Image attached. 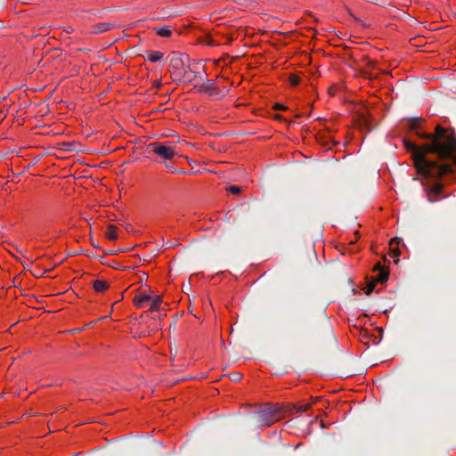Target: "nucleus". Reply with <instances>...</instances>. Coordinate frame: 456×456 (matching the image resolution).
<instances>
[{"label": "nucleus", "mask_w": 456, "mask_h": 456, "mask_svg": "<svg viewBox=\"0 0 456 456\" xmlns=\"http://www.w3.org/2000/svg\"><path fill=\"white\" fill-rule=\"evenodd\" d=\"M2 397V395H0V398Z\"/></svg>", "instance_id": "f704fd0d"}, {"label": "nucleus", "mask_w": 456, "mask_h": 456, "mask_svg": "<svg viewBox=\"0 0 456 456\" xmlns=\"http://www.w3.org/2000/svg\"><path fill=\"white\" fill-rule=\"evenodd\" d=\"M417 128V124L415 121H412L411 124V130H414Z\"/></svg>", "instance_id": "7c9ffc66"}, {"label": "nucleus", "mask_w": 456, "mask_h": 456, "mask_svg": "<svg viewBox=\"0 0 456 456\" xmlns=\"http://www.w3.org/2000/svg\"><path fill=\"white\" fill-rule=\"evenodd\" d=\"M160 303H161V297L159 296L156 297L155 298L152 299L151 308L145 313L148 314L150 313H152L153 311H158L159 309Z\"/></svg>", "instance_id": "4468645a"}, {"label": "nucleus", "mask_w": 456, "mask_h": 456, "mask_svg": "<svg viewBox=\"0 0 456 456\" xmlns=\"http://www.w3.org/2000/svg\"><path fill=\"white\" fill-rule=\"evenodd\" d=\"M442 190H443L442 184L437 183V184L434 185L431 189V191L428 193V200L430 202H435L436 200L433 199L431 194L439 195L440 192L442 191Z\"/></svg>", "instance_id": "9b49d317"}, {"label": "nucleus", "mask_w": 456, "mask_h": 456, "mask_svg": "<svg viewBox=\"0 0 456 456\" xmlns=\"http://www.w3.org/2000/svg\"><path fill=\"white\" fill-rule=\"evenodd\" d=\"M299 327L301 329H305L306 328V323L305 321H301L300 323H299Z\"/></svg>", "instance_id": "c756f323"}, {"label": "nucleus", "mask_w": 456, "mask_h": 456, "mask_svg": "<svg viewBox=\"0 0 456 456\" xmlns=\"http://www.w3.org/2000/svg\"><path fill=\"white\" fill-rule=\"evenodd\" d=\"M275 118L280 120V119H281V115H275Z\"/></svg>", "instance_id": "2f4dec72"}, {"label": "nucleus", "mask_w": 456, "mask_h": 456, "mask_svg": "<svg viewBox=\"0 0 456 456\" xmlns=\"http://www.w3.org/2000/svg\"><path fill=\"white\" fill-rule=\"evenodd\" d=\"M401 241V239L398 238V237H395L393 238L391 240H390V245L392 246L394 243L396 244V247L395 248H391L390 251H391V255L393 257L395 258V263H397L399 261L398 257L400 256V249L398 248V245Z\"/></svg>", "instance_id": "0eeeda50"}, {"label": "nucleus", "mask_w": 456, "mask_h": 456, "mask_svg": "<svg viewBox=\"0 0 456 456\" xmlns=\"http://www.w3.org/2000/svg\"><path fill=\"white\" fill-rule=\"evenodd\" d=\"M189 61V56L173 53L169 57L170 73L173 81L181 82L184 79V65Z\"/></svg>", "instance_id": "f03ea898"}, {"label": "nucleus", "mask_w": 456, "mask_h": 456, "mask_svg": "<svg viewBox=\"0 0 456 456\" xmlns=\"http://www.w3.org/2000/svg\"><path fill=\"white\" fill-rule=\"evenodd\" d=\"M310 408V404L309 403H306V404H304V405H300L298 407H296V412H305L308 409Z\"/></svg>", "instance_id": "412c9836"}, {"label": "nucleus", "mask_w": 456, "mask_h": 456, "mask_svg": "<svg viewBox=\"0 0 456 456\" xmlns=\"http://www.w3.org/2000/svg\"><path fill=\"white\" fill-rule=\"evenodd\" d=\"M70 144L69 142L63 143V150L69 151Z\"/></svg>", "instance_id": "cd10ccee"}, {"label": "nucleus", "mask_w": 456, "mask_h": 456, "mask_svg": "<svg viewBox=\"0 0 456 456\" xmlns=\"http://www.w3.org/2000/svg\"><path fill=\"white\" fill-rule=\"evenodd\" d=\"M375 284H376V282L374 281H372L371 282H370L367 285V288L365 289V294L366 295H370L371 294V292L374 290Z\"/></svg>", "instance_id": "6ab92c4d"}, {"label": "nucleus", "mask_w": 456, "mask_h": 456, "mask_svg": "<svg viewBox=\"0 0 456 456\" xmlns=\"http://www.w3.org/2000/svg\"><path fill=\"white\" fill-rule=\"evenodd\" d=\"M273 108H274V110H284L287 109V107L281 103H276Z\"/></svg>", "instance_id": "4be33fe9"}, {"label": "nucleus", "mask_w": 456, "mask_h": 456, "mask_svg": "<svg viewBox=\"0 0 456 456\" xmlns=\"http://www.w3.org/2000/svg\"><path fill=\"white\" fill-rule=\"evenodd\" d=\"M163 58V53L159 51L148 52L147 59L151 62L159 61Z\"/></svg>", "instance_id": "1a4fd4ad"}, {"label": "nucleus", "mask_w": 456, "mask_h": 456, "mask_svg": "<svg viewBox=\"0 0 456 456\" xmlns=\"http://www.w3.org/2000/svg\"><path fill=\"white\" fill-rule=\"evenodd\" d=\"M113 28H115V25L113 23L101 22V23L95 24L94 26L93 32L95 33V34H99V33H102V32L108 31V30Z\"/></svg>", "instance_id": "39448f33"}, {"label": "nucleus", "mask_w": 456, "mask_h": 456, "mask_svg": "<svg viewBox=\"0 0 456 456\" xmlns=\"http://www.w3.org/2000/svg\"><path fill=\"white\" fill-rule=\"evenodd\" d=\"M165 167L172 173V169H175L170 163L165 162Z\"/></svg>", "instance_id": "393cba45"}, {"label": "nucleus", "mask_w": 456, "mask_h": 456, "mask_svg": "<svg viewBox=\"0 0 456 456\" xmlns=\"http://www.w3.org/2000/svg\"><path fill=\"white\" fill-rule=\"evenodd\" d=\"M152 86L156 88H160L162 86V83L160 79H157L153 81Z\"/></svg>", "instance_id": "5701e85b"}, {"label": "nucleus", "mask_w": 456, "mask_h": 456, "mask_svg": "<svg viewBox=\"0 0 456 456\" xmlns=\"http://www.w3.org/2000/svg\"><path fill=\"white\" fill-rule=\"evenodd\" d=\"M200 92L208 93L213 94L216 92V88L214 86L213 80H207L205 83L200 86Z\"/></svg>", "instance_id": "423d86ee"}, {"label": "nucleus", "mask_w": 456, "mask_h": 456, "mask_svg": "<svg viewBox=\"0 0 456 456\" xmlns=\"http://www.w3.org/2000/svg\"><path fill=\"white\" fill-rule=\"evenodd\" d=\"M47 272H48V270L45 271L44 273H40V272H34V273H33V275H34L35 277H41L44 273H47Z\"/></svg>", "instance_id": "bb28decb"}, {"label": "nucleus", "mask_w": 456, "mask_h": 456, "mask_svg": "<svg viewBox=\"0 0 456 456\" xmlns=\"http://www.w3.org/2000/svg\"><path fill=\"white\" fill-rule=\"evenodd\" d=\"M226 190H227V191H229L232 194H239L242 191L241 187L237 186V185H231V186L227 187Z\"/></svg>", "instance_id": "dca6fc26"}, {"label": "nucleus", "mask_w": 456, "mask_h": 456, "mask_svg": "<svg viewBox=\"0 0 456 456\" xmlns=\"http://www.w3.org/2000/svg\"><path fill=\"white\" fill-rule=\"evenodd\" d=\"M280 419V408L265 405L256 415V422L260 427H268Z\"/></svg>", "instance_id": "7ed1b4c3"}, {"label": "nucleus", "mask_w": 456, "mask_h": 456, "mask_svg": "<svg viewBox=\"0 0 456 456\" xmlns=\"http://www.w3.org/2000/svg\"><path fill=\"white\" fill-rule=\"evenodd\" d=\"M229 376L233 382H238L242 379V374L240 372H232Z\"/></svg>", "instance_id": "a211bd4d"}, {"label": "nucleus", "mask_w": 456, "mask_h": 456, "mask_svg": "<svg viewBox=\"0 0 456 456\" xmlns=\"http://www.w3.org/2000/svg\"><path fill=\"white\" fill-rule=\"evenodd\" d=\"M156 31L159 36L165 37H169L172 33L171 30L166 26L157 28Z\"/></svg>", "instance_id": "2eb2a0df"}, {"label": "nucleus", "mask_w": 456, "mask_h": 456, "mask_svg": "<svg viewBox=\"0 0 456 456\" xmlns=\"http://www.w3.org/2000/svg\"><path fill=\"white\" fill-rule=\"evenodd\" d=\"M114 253H115V252H114V251H112V250H109V251L107 252V254H110V255H112V254H114Z\"/></svg>", "instance_id": "473e14b6"}, {"label": "nucleus", "mask_w": 456, "mask_h": 456, "mask_svg": "<svg viewBox=\"0 0 456 456\" xmlns=\"http://www.w3.org/2000/svg\"><path fill=\"white\" fill-rule=\"evenodd\" d=\"M289 82L291 83L292 86H297L300 82V78L296 75H290Z\"/></svg>", "instance_id": "aec40b11"}, {"label": "nucleus", "mask_w": 456, "mask_h": 456, "mask_svg": "<svg viewBox=\"0 0 456 456\" xmlns=\"http://www.w3.org/2000/svg\"><path fill=\"white\" fill-rule=\"evenodd\" d=\"M173 174H186V172L183 169H172Z\"/></svg>", "instance_id": "a878e982"}, {"label": "nucleus", "mask_w": 456, "mask_h": 456, "mask_svg": "<svg viewBox=\"0 0 456 456\" xmlns=\"http://www.w3.org/2000/svg\"><path fill=\"white\" fill-rule=\"evenodd\" d=\"M191 74H193L195 77L198 76V74L196 72H194L193 70H192Z\"/></svg>", "instance_id": "72a5a7b5"}, {"label": "nucleus", "mask_w": 456, "mask_h": 456, "mask_svg": "<svg viewBox=\"0 0 456 456\" xmlns=\"http://www.w3.org/2000/svg\"><path fill=\"white\" fill-rule=\"evenodd\" d=\"M183 72H184V79L183 80L186 79L187 82H191L192 79L188 77V75L192 72V70L189 65H186V64L184 65Z\"/></svg>", "instance_id": "f3484780"}, {"label": "nucleus", "mask_w": 456, "mask_h": 456, "mask_svg": "<svg viewBox=\"0 0 456 456\" xmlns=\"http://www.w3.org/2000/svg\"><path fill=\"white\" fill-rule=\"evenodd\" d=\"M147 151L152 152L165 160H171L176 155L175 147L170 142H156L147 146Z\"/></svg>", "instance_id": "20e7f679"}, {"label": "nucleus", "mask_w": 456, "mask_h": 456, "mask_svg": "<svg viewBox=\"0 0 456 456\" xmlns=\"http://www.w3.org/2000/svg\"><path fill=\"white\" fill-rule=\"evenodd\" d=\"M105 234L109 240H115L118 238L116 232V226H114L113 224H109Z\"/></svg>", "instance_id": "f8f14e48"}, {"label": "nucleus", "mask_w": 456, "mask_h": 456, "mask_svg": "<svg viewBox=\"0 0 456 456\" xmlns=\"http://www.w3.org/2000/svg\"><path fill=\"white\" fill-rule=\"evenodd\" d=\"M374 271H385L383 268H382V265L380 263H377L374 266Z\"/></svg>", "instance_id": "b1692460"}, {"label": "nucleus", "mask_w": 456, "mask_h": 456, "mask_svg": "<svg viewBox=\"0 0 456 456\" xmlns=\"http://www.w3.org/2000/svg\"><path fill=\"white\" fill-rule=\"evenodd\" d=\"M309 254L311 256H313L316 259V253L313 248L309 250Z\"/></svg>", "instance_id": "c85d7f7f"}, {"label": "nucleus", "mask_w": 456, "mask_h": 456, "mask_svg": "<svg viewBox=\"0 0 456 456\" xmlns=\"http://www.w3.org/2000/svg\"><path fill=\"white\" fill-rule=\"evenodd\" d=\"M418 136L428 139L421 146L409 140L405 147L412 151L414 166L419 175L428 179L440 178L452 173L456 166V139L444 128L437 126L434 134L419 133Z\"/></svg>", "instance_id": "f257e3e1"}, {"label": "nucleus", "mask_w": 456, "mask_h": 456, "mask_svg": "<svg viewBox=\"0 0 456 456\" xmlns=\"http://www.w3.org/2000/svg\"><path fill=\"white\" fill-rule=\"evenodd\" d=\"M389 273L388 271H380L379 274L374 278V281L379 283H385L388 280Z\"/></svg>", "instance_id": "ddd939ff"}, {"label": "nucleus", "mask_w": 456, "mask_h": 456, "mask_svg": "<svg viewBox=\"0 0 456 456\" xmlns=\"http://www.w3.org/2000/svg\"><path fill=\"white\" fill-rule=\"evenodd\" d=\"M151 300V296L149 295H140L138 297H136L134 300V305L137 306V307H142L143 306V304L146 302V301H150Z\"/></svg>", "instance_id": "9d476101"}, {"label": "nucleus", "mask_w": 456, "mask_h": 456, "mask_svg": "<svg viewBox=\"0 0 456 456\" xmlns=\"http://www.w3.org/2000/svg\"><path fill=\"white\" fill-rule=\"evenodd\" d=\"M94 289L97 292H103L109 288V284L106 281L96 280L93 283Z\"/></svg>", "instance_id": "6e6552de"}]
</instances>
